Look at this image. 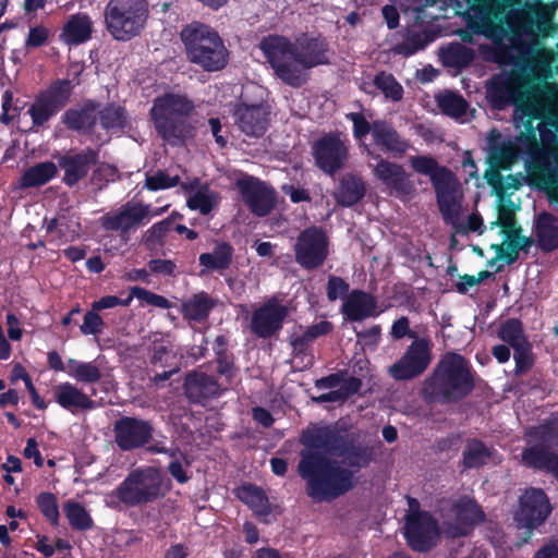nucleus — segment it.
Returning <instances> with one entry per match:
<instances>
[{"mask_svg": "<svg viewBox=\"0 0 558 558\" xmlns=\"http://www.w3.org/2000/svg\"><path fill=\"white\" fill-rule=\"evenodd\" d=\"M234 122L247 136H262L268 125V112L263 106L240 105L234 110Z\"/></svg>", "mask_w": 558, "mask_h": 558, "instance_id": "obj_27", "label": "nucleus"}, {"mask_svg": "<svg viewBox=\"0 0 558 558\" xmlns=\"http://www.w3.org/2000/svg\"><path fill=\"white\" fill-rule=\"evenodd\" d=\"M287 315L286 306L277 301H269L254 312L252 329L258 337L268 338L281 329Z\"/></svg>", "mask_w": 558, "mask_h": 558, "instance_id": "obj_22", "label": "nucleus"}, {"mask_svg": "<svg viewBox=\"0 0 558 558\" xmlns=\"http://www.w3.org/2000/svg\"><path fill=\"white\" fill-rule=\"evenodd\" d=\"M347 136L326 134L318 138L312 147L316 166L327 174L341 170L349 157Z\"/></svg>", "mask_w": 558, "mask_h": 558, "instance_id": "obj_14", "label": "nucleus"}, {"mask_svg": "<svg viewBox=\"0 0 558 558\" xmlns=\"http://www.w3.org/2000/svg\"><path fill=\"white\" fill-rule=\"evenodd\" d=\"M244 203L257 216L267 215L275 206V193L266 184L253 177H243L236 181Z\"/></svg>", "mask_w": 558, "mask_h": 558, "instance_id": "obj_20", "label": "nucleus"}, {"mask_svg": "<svg viewBox=\"0 0 558 558\" xmlns=\"http://www.w3.org/2000/svg\"><path fill=\"white\" fill-rule=\"evenodd\" d=\"M198 181L190 184L181 183L182 189L192 192L187 198V206L193 210H198L203 215H207L217 206V194L207 186L197 187Z\"/></svg>", "mask_w": 558, "mask_h": 558, "instance_id": "obj_35", "label": "nucleus"}, {"mask_svg": "<svg viewBox=\"0 0 558 558\" xmlns=\"http://www.w3.org/2000/svg\"><path fill=\"white\" fill-rule=\"evenodd\" d=\"M105 328V322L102 318L97 314V311L87 312L84 315L83 324L81 325L80 329L83 335H100L104 331Z\"/></svg>", "mask_w": 558, "mask_h": 558, "instance_id": "obj_57", "label": "nucleus"}, {"mask_svg": "<svg viewBox=\"0 0 558 558\" xmlns=\"http://www.w3.org/2000/svg\"><path fill=\"white\" fill-rule=\"evenodd\" d=\"M537 243L544 251L558 248V218L543 213L535 222Z\"/></svg>", "mask_w": 558, "mask_h": 558, "instance_id": "obj_33", "label": "nucleus"}, {"mask_svg": "<svg viewBox=\"0 0 558 558\" xmlns=\"http://www.w3.org/2000/svg\"><path fill=\"white\" fill-rule=\"evenodd\" d=\"M153 432L148 421L134 416H122L113 424L114 441L124 451L147 445L153 438Z\"/></svg>", "mask_w": 558, "mask_h": 558, "instance_id": "obj_17", "label": "nucleus"}, {"mask_svg": "<svg viewBox=\"0 0 558 558\" xmlns=\"http://www.w3.org/2000/svg\"><path fill=\"white\" fill-rule=\"evenodd\" d=\"M427 35L421 32H410L405 40L396 46L395 51L402 56H412L427 45Z\"/></svg>", "mask_w": 558, "mask_h": 558, "instance_id": "obj_53", "label": "nucleus"}, {"mask_svg": "<svg viewBox=\"0 0 558 558\" xmlns=\"http://www.w3.org/2000/svg\"><path fill=\"white\" fill-rule=\"evenodd\" d=\"M452 521L445 523V532L451 537L466 535L475 524L484 521L485 514L476 501L462 496L456 499L451 506Z\"/></svg>", "mask_w": 558, "mask_h": 558, "instance_id": "obj_18", "label": "nucleus"}, {"mask_svg": "<svg viewBox=\"0 0 558 558\" xmlns=\"http://www.w3.org/2000/svg\"><path fill=\"white\" fill-rule=\"evenodd\" d=\"M170 487V480L159 469L141 466L128 474L113 495L125 506L136 507L162 498Z\"/></svg>", "mask_w": 558, "mask_h": 558, "instance_id": "obj_8", "label": "nucleus"}, {"mask_svg": "<svg viewBox=\"0 0 558 558\" xmlns=\"http://www.w3.org/2000/svg\"><path fill=\"white\" fill-rule=\"evenodd\" d=\"M148 267L151 272L163 276L173 275L175 270V264L169 259H151Z\"/></svg>", "mask_w": 558, "mask_h": 558, "instance_id": "obj_64", "label": "nucleus"}, {"mask_svg": "<svg viewBox=\"0 0 558 558\" xmlns=\"http://www.w3.org/2000/svg\"><path fill=\"white\" fill-rule=\"evenodd\" d=\"M180 38L187 60L204 71L217 72L228 64L229 51L218 32L209 25L192 22L182 28Z\"/></svg>", "mask_w": 558, "mask_h": 558, "instance_id": "obj_7", "label": "nucleus"}, {"mask_svg": "<svg viewBox=\"0 0 558 558\" xmlns=\"http://www.w3.org/2000/svg\"><path fill=\"white\" fill-rule=\"evenodd\" d=\"M522 463L529 468L547 470L558 478V456L548 450L526 448L522 452Z\"/></svg>", "mask_w": 558, "mask_h": 558, "instance_id": "obj_40", "label": "nucleus"}, {"mask_svg": "<svg viewBox=\"0 0 558 558\" xmlns=\"http://www.w3.org/2000/svg\"><path fill=\"white\" fill-rule=\"evenodd\" d=\"M146 17L144 2H109L105 11L107 29L117 40H129L138 35Z\"/></svg>", "mask_w": 558, "mask_h": 558, "instance_id": "obj_9", "label": "nucleus"}, {"mask_svg": "<svg viewBox=\"0 0 558 558\" xmlns=\"http://www.w3.org/2000/svg\"><path fill=\"white\" fill-rule=\"evenodd\" d=\"M433 343L426 338H415L403 355L391 366L388 373L396 380H409L422 375L432 362Z\"/></svg>", "mask_w": 558, "mask_h": 558, "instance_id": "obj_12", "label": "nucleus"}, {"mask_svg": "<svg viewBox=\"0 0 558 558\" xmlns=\"http://www.w3.org/2000/svg\"><path fill=\"white\" fill-rule=\"evenodd\" d=\"M131 291L132 294L135 295V298L142 301L144 304L153 305L159 308L170 307V302L162 295H158L141 287H133L131 288Z\"/></svg>", "mask_w": 558, "mask_h": 558, "instance_id": "obj_56", "label": "nucleus"}, {"mask_svg": "<svg viewBox=\"0 0 558 558\" xmlns=\"http://www.w3.org/2000/svg\"><path fill=\"white\" fill-rule=\"evenodd\" d=\"M71 92L72 87L69 81H59L40 93L27 110L32 118L33 128L44 126L56 116L68 104Z\"/></svg>", "mask_w": 558, "mask_h": 558, "instance_id": "obj_13", "label": "nucleus"}, {"mask_svg": "<svg viewBox=\"0 0 558 558\" xmlns=\"http://www.w3.org/2000/svg\"><path fill=\"white\" fill-rule=\"evenodd\" d=\"M258 47L276 76L292 87L306 82L305 70L329 61V50L322 38L302 36L292 43L280 35H268Z\"/></svg>", "mask_w": 558, "mask_h": 558, "instance_id": "obj_4", "label": "nucleus"}, {"mask_svg": "<svg viewBox=\"0 0 558 558\" xmlns=\"http://www.w3.org/2000/svg\"><path fill=\"white\" fill-rule=\"evenodd\" d=\"M463 213H458L451 220H446L457 234L468 235L469 233L476 232L482 234L484 232V221L478 213H472L466 218L462 217Z\"/></svg>", "mask_w": 558, "mask_h": 558, "instance_id": "obj_48", "label": "nucleus"}, {"mask_svg": "<svg viewBox=\"0 0 558 558\" xmlns=\"http://www.w3.org/2000/svg\"><path fill=\"white\" fill-rule=\"evenodd\" d=\"M101 126L106 130H120L128 123L125 110L117 105H109L99 111Z\"/></svg>", "mask_w": 558, "mask_h": 558, "instance_id": "obj_50", "label": "nucleus"}, {"mask_svg": "<svg viewBox=\"0 0 558 558\" xmlns=\"http://www.w3.org/2000/svg\"><path fill=\"white\" fill-rule=\"evenodd\" d=\"M374 143L384 151L401 156L407 153L410 144L389 123L377 120L372 124Z\"/></svg>", "mask_w": 558, "mask_h": 558, "instance_id": "obj_29", "label": "nucleus"}, {"mask_svg": "<svg viewBox=\"0 0 558 558\" xmlns=\"http://www.w3.org/2000/svg\"><path fill=\"white\" fill-rule=\"evenodd\" d=\"M58 173V166L52 161L36 163L26 169L19 180L22 189L37 187L46 184Z\"/></svg>", "mask_w": 558, "mask_h": 558, "instance_id": "obj_37", "label": "nucleus"}, {"mask_svg": "<svg viewBox=\"0 0 558 558\" xmlns=\"http://www.w3.org/2000/svg\"><path fill=\"white\" fill-rule=\"evenodd\" d=\"M365 193L361 179L353 175H345L340 182L339 190L335 196L338 203L343 206H351L357 203Z\"/></svg>", "mask_w": 558, "mask_h": 558, "instance_id": "obj_45", "label": "nucleus"}, {"mask_svg": "<svg viewBox=\"0 0 558 558\" xmlns=\"http://www.w3.org/2000/svg\"><path fill=\"white\" fill-rule=\"evenodd\" d=\"M184 389L187 398L193 402L216 398L227 389L225 383H218L204 372L194 371L186 375Z\"/></svg>", "mask_w": 558, "mask_h": 558, "instance_id": "obj_25", "label": "nucleus"}, {"mask_svg": "<svg viewBox=\"0 0 558 558\" xmlns=\"http://www.w3.org/2000/svg\"><path fill=\"white\" fill-rule=\"evenodd\" d=\"M303 444L308 447L307 451H303L301 459L304 453L315 452L320 457H324L319 451L335 454L338 447L339 437L333 428L331 427H315L308 429L302 436Z\"/></svg>", "mask_w": 558, "mask_h": 558, "instance_id": "obj_30", "label": "nucleus"}, {"mask_svg": "<svg viewBox=\"0 0 558 558\" xmlns=\"http://www.w3.org/2000/svg\"><path fill=\"white\" fill-rule=\"evenodd\" d=\"M217 305V300L201 291L182 302V314L189 322L201 323L207 319L210 311Z\"/></svg>", "mask_w": 558, "mask_h": 558, "instance_id": "obj_31", "label": "nucleus"}, {"mask_svg": "<svg viewBox=\"0 0 558 558\" xmlns=\"http://www.w3.org/2000/svg\"><path fill=\"white\" fill-rule=\"evenodd\" d=\"M335 454L341 459L331 460L307 452L299 463V473L307 482V494L315 501L332 500L354 488V474L367 466L373 458L367 446H345Z\"/></svg>", "mask_w": 558, "mask_h": 558, "instance_id": "obj_3", "label": "nucleus"}, {"mask_svg": "<svg viewBox=\"0 0 558 558\" xmlns=\"http://www.w3.org/2000/svg\"><path fill=\"white\" fill-rule=\"evenodd\" d=\"M391 336L395 339H402L405 336H409L413 339L417 338L415 332L410 330V322L405 316L400 317L393 323L391 327Z\"/></svg>", "mask_w": 558, "mask_h": 558, "instance_id": "obj_63", "label": "nucleus"}, {"mask_svg": "<svg viewBox=\"0 0 558 558\" xmlns=\"http://www.w3.org/2000/svg\"><path fill=\"white\" fill-rule=\"evenodd\" d=\"M374 173L376 178L398 196H407L414 191L413 183L410 181L408 173L398 163L379 159L374 168Z\"/></svg>", "mask_w": 558, "mask_h": 558, "instance_id": "obj_24", "label": "nucleus"}, {"mask_svg": "<svg viewBox=\"0 0 558 558\" xmlns=\"http://www.w3.org/2000/svg\"><path fill=\"white\" fill-rule=\"evenodd\" d=\"M182 355L175 345L166 339L155 340L150 350L149 361L155 366L171 367L181 363Z\"/></svg>", "mask_w": 558, "mask_h": 558, "instance_id": "obj_41", "label": "nucleus"}, {"mask_svg": "<svg viewBox=\"0 0 558 558\" xmlns=\"http://www.w3.org/2000/svg\"><path fill=\"white\" fill-rule=\"evenodd\" d=\"M349 284L340 277L330 276L327 284V296L330 301H335L338 298L343 296L348 293Z\"/></svg>", "mask_w": 558, "mask_h": 558, "instance_id": "obj_59", "label": "nucleus"}, {"mask_svg": "<svg viewBox=\"0 0 558 558\" xmlns=\"http://www.w3.org/2000/svg\"><path fill=\"white\" fill-rule=\"evenodd\" d=\"M167 208L168 205L155 209L150 205L129 202L119 209L104 215L100 218V225L105 230L126 233L149 221L153 217L161 215Z\"/></svg>", "mask_w": 558, "mask_h": 558, "instance_id": "obj_11", "label": "nucleus"}, {"mask_svg": "<svg viewBox=\"0 0 558 558\" xmlns=\"http://www.w3.org/2000/svg\"><path fill=\"white\" fill-rule=\"evenodd\" d=\"M499 338L514 350V361L518 371H523L531 364L530 344L525 338L519 319L510 318L500 325Z\"/></svg>", "mask_w": 558, "mask_h": 558, "instance_id": "obj_21", "label": "nucleus"}, {"mask_svg": "<svg viewBox=\"0 0 558 558\" xmlns=\"http://www.w3.org/2000/svg\"><path fill=\"white\" fill-rule=\"evenodd\" d=\"M487 98L497 109L514 105L513 121L520 135L519 148L531 150L537 146L536 130L544 146L557 138L550 128L558 126V84L546 83L543 88L529 86V80L518 72L495 76L487 86Z\"/></svg>", "mask_w": 558, "mask_h": 558, "instance_id": "obj_2", "label": "nucleus"}, {"mask_svg": "<svg viewBox=\"0 0 558 558\" xmlns=\"http://www.w3.org/2000/svg\"><path fill=\"white\" fill-rule=\"evenodd\" d=\"M66 373L77 383L85 385L96 384L101 378V371L96 362H84L76 359H69Z\"/></svg>", "mask_w": 558, "mask_h": 558, "instance_id": "obj_42", "label": "nucleus"}, {"mask_svg": "<svg viewBox=\"0 0 558 558\" xmlns=\"http://www.w3.org/2000/svg\"><path fill=\"white\" fill-rule=\"evenodd\" d=\"M232 254V246L222 242L217 244L211 253L201 254L199 264L204 266L206 270H223L230 266Z\"/></svg>", "mask_w": 558, "mask_h": 558, "instance_id": "obj_44", "label": "nucleus"}, {"mask_svg": "<svg viewBox=\"0 0 558 558\" xmlns=\"http://www.w3.org/2000/svg\"><path fill=\"white\" fill-rule=\"evenodd\" d=\"M527 436L530 437V448L536 447L539 450H547V448L558 447V416L530 429Z\"/></svg>", "mask_w": 558, "mask_h": 558, "instance_id": "obj_38", "label": "nucleus"}, {"mask_svg": "<svg viewBox=\"0 0 558 558\" xmlns=\"http://www.w3.org/2000/svg\"><path fill=\"white\" fill-rule=\"evenodd\" d=\"M182 183L179 174H171L163 171H157L146 175L145 185L151 191L168 189Z\"/></svg>", "mask_w": 558, "mask_h": 558, "instance_id": "obj_55", "label": "nucleus"}, {"mask_svg": "<svg viewBox=\"0 0 558 558\" xmlns=\"http://www.w3.org/2000/svg\"><path fill=\"white\" fill-rule=\"evenodd\" d=\"M98 160V153L87 148L81 153L66 154L59 158V167L64 171L63 181L66 185H74L85 178L93 165Z\"/></svg>", "mask_w": 558, "mask_h": 558, "instance_id": "obj_23", "label": "nucleus"}, {"mask_svg": "<svg viewBox=\"0 0 558 558\" xmlns=\"http://www.w3.org/2000/svg\"><path fill=\"white\" fill-rule=\"evenodd\" d=\"M489 461H499L497 452L492 447H487L484 442L477 439L468 441L463 450V464L465 468H478Z\"/></svg>", "mask_w": 558, "mask_h": 558, "instance_id": "obj_39", "label": "nucleus"}, {"mask_svg": "<svg viewBox=\"0 0 558 558\" xmlns=\"http://www.w3.org/2000/svg\"><path fill=\"white\" fill-rule=\"evenodd\" d=\"M97 108L86 104L80 109H69L62 116V122L72 130L90 133L96 125Z\"/></svg>", "mask_w": 558, "mask_h": 558, "instance_id": "obj_32", "label": "nucleus"}, {"mask_svg": "<svg viewBox=\"0 0 558 558\" xmlns=\"http://www.w3.org/2000/svg\"><path fill=\"white\" fill-rule=\"evenodd\" d=\"M554 4L524 2L519 10L506 2H474L463 17L469 29L504 49L512 64L527 68L535 78L547 80L558 75V44L555 51L542 43L554 35Z\"/></svg>", "mask_w": 558, "mask_h": 558, "instance_id": "obj_1", "label": "nucleus"}, {"mask_svg": "<svg viewBox=\"0 0 558 558\" xmlns=\"http://www.w3.org/2000/svg\"><path fill=\"white\" fill-rule=\"evenodd\" d=\"M495 226L502 228V232L507 235V239H513L518 233L513 209L505 206L504 204H499L498 218L495 222H492V228Z\"/></svg>", "mask_w": 558, "mask_h": 558, "instance_id": "obj_54", "label": "nucleus"}, {"mask_svg": "<svg viewBox=\"0 0 558 558\" xmlns=\"http://www.w3.org/2000/svg\"><path fill=\"white\" fill-rule=\"evenodd\" d=\"M432 185L444 221L451 220L458 213H463L462 185L450 169L436 178Z\"/></svg>", "mask_w": 558, "mask_h": 558, "instance_id": "obj_16", "label": "nucleus"}, {"mask_svg": "<svg viewBox=\"0 0 558 558\" xmlns=\"http://www.w3.org/2000/svg\"><path fill=\"white\" fill-rule=\"evenodd\" d=\"M52 393L54 401L71 413L94 410L96 408V401L90 396L69 381L54 386Z\"/></svg>", "mask_w": 558, "mask_h": 558, "instance_id": "obj_26", "label": "nucleus"}, {"mask_svg": "<svg viewBox=\"0 0 558 558\" xmlns=\"http://www.w3.org/2000/svg\"><path fill=\"white\" fill-rule=\"evenodd\" d=\"M36 504L43 515L50 521L51 524H59V507L57 498L51 493H41L36 498Z\"/></svg>", "mask_w": 558, "mask_h": 558, "instance_id": "obj_52", "label": "nucleus"}, {"mask_svg": "<svg viewBox=\"0 0 558 558\" xmlns=\"http://www.w3.org/2000/svg\"><path fill=\"white\" fill-rule=\"evenodd\" d=\"M473 388V376L465 359L460 354L447 353L424 380L422 393L428 401L447 403L464 398Z\"/></svg>", "mask_w": 558, "mask_h": 558, "instance_id": "obj_5", "label": "nucleus"}, {"mask_svg": "<svg viewBox=\"0 0 558 558\" xmlns=\"http://www.w3.org/2000/svg\"><path fill=\"white\" fill-rule=\"evenodd\" d=\"M49 32L44 26L32 27L25 41L26 48H37L46 44Z\"/></svg>", "mask_w": 558, "mask_h": 558, "instance_id": "obj_61", "label": "nucleus"}, {"mask_svg": "<svg viewBox=\"0 0 558 558\" xmlns=\"http://www.w3.org/2000/svg\"><path fill=\"white\" fill-rule=\"evenodd\" d=\"M46 229L47 232L50 233L56 239H68V235L65 233L66 218L64 216H60L48 221Z\"/></svg>", "mask_w": 558, "mask_h": 558, "instance_id": "obj_62", "label": "nucleus"}, {"mask_svg": "<svg viewBox=\"0 0 558 558\" xmlns=\"http://www.w3.org/2000/svg\"><path fill=\"white\" fill-rule=\"evenodd\" d=\"M331 329L329 322L323 320L306 329L299 328L290 337V343L295 352H303L315 339L327 335Z\"/></svg>", "mask_w": 558, "mask_h": 558, "instance_id": "obj_43", "label": "nucleus"}, {"mask_svg": "<svg viewBox=\"0 0 558 558\" xmlns=\"http://www.w3.org/2000/svg\"><path fill=\"white\" fill-rule=\"evenodd\" d=\"M436 102L442 113L453 119L464 121L469 105L461 95L446 90L436 96Z\"/></svg>", "mask_w": 558, "mask_h": 558, "instance_id": "obj_46", "label": "nucleus"}, {"mask_svg": "<svg viewBox=\"0 0 558 558\" xmlns=\"http://www.w3.org/2000/svg\"><path fill=\"white\" fill-rule=\"evenodd\" d=\"M374 84L386 98H389L392 101H398L402 98L403 88L396 81L392 74L380 72L375 76Z\"/></svg>", "mask_w": 558, "mask_h": 558, "instance_id": "obj_51", "label": "nucleus"}, {"mask_svg": "<svg viewBox=\"0 0 558 558\" xmlns=\"http://www.w3.org/2000/svg\"><path fill=\"white\" fill-rule=\"evenodd\" d=\"M296 263L305 269L320 267L328 255V240L325 232L312 227L302 231L294 244Z\"/></svg>", "mask_w": 558, "mask_h": 558, "instance_id": "obj_15", "label": "nucleus"}, {"mask_svg": "<svg viewBox=\"0 0 558 558\" xmlns=\"http://www.w3.org/2000/svg\"><path fill=\"white\" fill-rule=\"evenodd\" d=\"M342 313L352 322L377 316L376 299L364 291L353 290L342 304Z\"/></svg>", "mask_w": 558, "mask_h": 558, "instance_id": "obj_28", "label": "nucleus"}, {"mask_svg": "<svg viewBox=\"0 0 558 558\" xmlns=\"http://www.w3.org/2000/svg\"><path fill=\"white\" fill-rule=\"evenodd\" d=\"M550 513L547 496L539 488H529L520 497V508L515 513L519 525L532 530L541 525Z\"/></svg>", "mask_w": 558, "mask_h": 558, "instance_id": "obj_19", "label": "nucleus"}, {"mask_svg": "<svg viewBox=\"0 0 558 558\" xmlns=\"http://www.w3.org/2000/svg\"><path fill=\"white\" fill-rule=\"evenodd\" d=\"M63 510L70 525L74 530L86 531L93 527V519L81 504L68 501L64 504Z\"/></svg>", "mask_w": 558, "mask_h": 558, "instance_id": "obj_47", "label": "nucleus"}, {"mask_svg": "<svg viewBox=\"0 0 558 558\" xmlns=\"http://www.w3.org/2000/svg\"><path fill=\"white\" fill-rule=\"evenodd\" d=\"M404 535L409 545L417 551H426L438 537L436 520L427 511L420 509L417 499L408 497Z\"/></svg>", "mask_w": 558, "mask_h": 558, "instance_id": "obj_10", "label": "nucleus"}, {"mask_svg": "<svg viewBox=\"0 0 558 558\" xmlns=\"http://www.w3.org/2000/svg\"><path fill=\"white\" fill-rule=\"evenodd\" d=\"M195 106L187 95L166 93L154 99L149 111L157 134L170 145H179L192 135L187 118Z\"/></svg>", "mask_w": 558, "mask_h": 558, "instance_id": "obj_6", "label": "nucleus"}, {"mask_svg": "<svg viewBox=\"0 0 558 558\" xmlns=\"http://www.w3.org/2000/svg\"><path fill=\"white\" fill-rule=\"evenodd\" d=\"M409 161L415 172L429 177L432 184L436 178L442 175L445 171L449 170L448 168L440 166L435 158L427 155L412 156Z\"/></svg>", "mask_w": 558, "mask_h": 558, "instance_id": "obj_49", "label": "nucleus"}, {"mask_svg": "<svg viewBox=\"0 0 558 558\" xmlns=\"http://www.w3.org/2000/svg\"><path fill=\"white\" fill-rule=\"evenodd\" d=\"M92 32L89 17L85 14H75L64 25L60 37L68 45H80L90 38Z\"/></svg>", "mask_w": 558, "mask_h": 558, "instance_id": "obj_34", "label": "nucleus"}, {"mask_svg": "<svg viewBox=\"0 0 558 558\" xmlns=\"http://www.w3.org/2000/svg\"><path fill=\"white\" fill-rule=\"evenodd\" d=\"M347 118L353 123V134L356 138L361 140L369 132L372 133V125H369L362 113L351 112L347 114Z\"/></svg>", "mask_w": 558, "mask_h": 558, "instance_id": "obj_60", "label": "nucleus"}, {"mask_svg": "<svg viewBox=\"0 0 558 558\" xmlns=\"http://www.w3.org/2000/svg\"><path fill=\"white\" fill-rule=\"evenodd\" d=\"M217 372L225 378L227 384H231L236 375L232 357L225 351L217 353Z\"/></svg>", "mask_w": 558, "mask_h": 558, "instance_id": "obj_58", "label": "nucleus"}, {"mask_svg": "<svg viewBox=\"0 0 558 558\" xmlns=\"http://www.w3.org/2000/svg\"><path fill=\"white\" fill-rule=\"evenodd\" d=\"M236 497L248 506L256 515L267 517L271 512V505L264 490L253 484H244L235 490Z\"/></svg>", "mask_w": 558, "mask_h": 558, "instance_id": "obj_36", "label": "nucleus"}]
</instances>
